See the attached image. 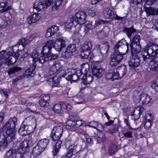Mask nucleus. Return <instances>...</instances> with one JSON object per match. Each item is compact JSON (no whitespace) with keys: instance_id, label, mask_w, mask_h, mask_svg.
<instances>
[{"instance_id":"obj_49","label":"nucleus","mask_w":158,"mask_h":158,"mask_svg":"<svg viewBox=\"0 0 158 158\" xmlns=\"http://www.w3.org/2000/svg\"><path fill=\"white\" fill-rule=\"evenodd\" d=\"M47 54V55L46 56H47L48 57L46 59V60H48L52 59L55 60L58 57L57 55L52 54L51 52L49 54Z\"/></svg>"},{"instance_id":"obj_57","label":"nucleus","mask_w":158,"mask_h":158,"mask_svg":"<svg viewBox=\"0 0 158 158\" xmlns=\"http://www.w3.org/2000/svg\"><path fill=\"white\" fill-rule=\"evenodd\" d=\"M113 74L112 70H110L106 74L105 77L107 79L113 81Z\"/></svg>"},{"instance_id":"obj_24","label":"nucleus","mask_w":158,"mask_h":158,"mask_svg":"<svg viewBox=\"0 0 158 158\" xmlns=\"http://www.w3.org/2000/svg\"><path fill=\"white\" fill-rule=\"evenodd\" d=\"M141 55L144 61H146L151 56L149 53V49L146 48V45L142 50Z\"/></svg>"},{"instance_id":"obj_13","label":"nucleus","mask_w":158,"mask_h":158,"mask_svg":"<svg viewBox=\"0 0 158 158\" xmlns=\"http://www.w3.org/2000/svg\"><path fill=\"white\" fill-rule=\"evenodd\" d=\"M23 123L28 128L32 127L33 131L35 127L36 119L35 118L32 116H30L26 118L24 120Z\"/></svg>"},{"instance_id":"obj_56","label":"nucleus","mask_w":158,"mask_h":158,"mask_svg":"<svg viewBox=\"0 0 158 158\" xmlns=\"http://www.w3.org/2000/svg\"><path fill=\"white\" fill-rule=\"evenodd\" d=\"M11 149L10 150L8 151L6 153V156L8 157H10L13 154L16 152L17 153V149L16 148L15 149Z\"/></svg>"},{"instance_id":"obj_64","label":"nucleus","mask_w":158,"mask_h":158,"mask_svg":"<svg viewBox=\"0 0 158 158\" xmlns=\"http://www.w3.org/2000/svg\"><path fill=\"white\" fill-rule=\"evenodd\" d=\"M66 124L69 126L73 127L76 125L75 120H68L66 122Z\"/></svg>"},{"instance_id":"obj_19","label":"nucleus","mask_w":158,"mask_h":158,"mask_svg":"<svg viewBox=\"0 0 158 158\" xmlns=\"http://www.w3.org/2000/svg\"><path fill=\"white\" fill-rule=\"evenodd\" d=\"M138 99L135 101V102H141L143 104H148L150 101L151 99L150 97L147 94L142 93L139 97H137Z\"/></svg>"},{"instance_id":"obj_61","label":"nucleus","mask_w":158,"mask_h":158,"mask_svg":"<svg viewBox=\"0 0 158 158\" xmlns=\"http://www.w3.org/2000/svg\"><path fill=\"white\" fill-rule=\"evenodd\" d=\"M92 24V22H89L86 26L85 27V33L88 32L89 30L91 28Z\"/></svg>"},{"instance_id":"obj_62","label":"nucleus","mask_w":158,"mask_h":158,"mask_svg":"<svg viewBox=\"0 0 158 158\" xmlns=\"http://www.w3.org/2000/svg\"><path fill=\"white\" fill-rule=\"evenodd\" d=\"M124 122L127 126L128 129L129 130H131L132 129V128L130 126V123L128 120V118H124Z\"/></svg>"},{"instance_id":"obj_37","label":"nucleus","mask_w":158,"mask_h":158,"mask_svg":"<svg viewBox=\"0 0 158 158\" xmlns=\"http://www.w3.org/2000/svg\"><path fill=\"white\" fill-rule=\"evenodd\" d=\"M39 56L40 54L38 53L36 50H34L31 53V57L33 59V62L34 63H35L38 61Z\"/></svg>"},{"instance_id":"obj_35","label":"nucleus","mask_w":158,"mask_h":158,"mask_svg":"<svg viewBox=\"0 0 158 158\" xmlns=\"http://www.w3.org/2000/svg\"><path fill=\"white\" fill-rule=\"evenodd\" d=\"M49 142V140L46 138L43 139H40L39 141L37 144L44 148V150L46 148Z\"/></svg>"},{"instance_id":"obj_9","label":"nucleus","mask_w":158,"mask_h":158,"mask_svg":"<svg viewBox=\"0 0 158 158\" xmlns=\"http://www.w3.org/2000/svg\"><path fill=\"white\" fill-rule=\"evenodd\" d=\"M54 0H45V4L41 1H36L34 4L33 8L37 11H40L46 6H49L52 4Z\"/></svg>"},{"instance_id":"obj_47","label":"nucleus","mask_w":158,"mask_h":158,"mask_svg":"<svg viewBox=\"0 0 158 158\" xmlns=\"http://www.w3.org/2000/svg\"><path fill=\"white\" fill-rule=\"evenodd\" d=\"M63 109L64 111L68 112L72 108V106L71 105L67 102H62Z\"/></svg>"},{"instance_id":"obj_16","label":"nucleus","mask_w":158,"mask_h":158,"mask_svg":"<svg viewBox=\"0 0 158 158\" xmlns=\"http://www.w3.org/2000/svg\"><path fill=\"white\" fill-rule=\"evenodd\" d=\"M41 15L40 13H35L30 15L27 19L28 23L31 24L37 23L41 18Z\"/></svg>"},{"instance_id":"obj_39","label":"nucleus","mask_w":158,"mask_h":158,"mask_svg":"<svg viewBox=\"0 0 158 158\" xmlns=\"http://www.w3.org/2000/svg\"><path fill=\"white\" fill-rule=\"evenodd\" d=\"M18 43L20 45V47H21L22 50H23L24 46L29 44V43L27 38H22L19 40Z\"/></svg>"},{"instance_id":"obj_30","label":"nucleus","mask_w":158,"mask_h":158,"mask_svg":"<svg viewBox=\"0 0 158 158\" xmlns=\"http://www.w3.org/2000/svg\"><path fill=\"white\" fill-rule=\"evenodd\" d=\"M44 150V148L37 144L33 148L32 153L34 155L37 156L40 154Z\"/></svg>"},{"instance_id":"obj_21","label":"nucleus","mask_w":158,"mask_h":158,"mask_svg":"<svg viewBox=\"0 0 158 158\" xmlns=\"http://www.w3.org/2000/svg\"><path fill=\"white\" fill-rule=\"evenodd\" d=\"M76 46L75 44H72L68 46L64 52V56L66 58L69 57L73 53L75 52Z\"/></svg>"},{"instance_id":"obj_18","label":"nucleus","mask_w":158,"mask_h":158,"mask_svg":"<svg viewBox=\"0 0 158 158\" xmlns=\"http://www.w3.org/2000/svg\"><path fill=\"white\" fill-rule=\"evenodd\" d=\"M86 50L81 53V56L82 59H87L88 58L91 52V49L92 48V44L90 42H88L85 46Z\"/></svg>"},{"instance_id":"obj_3","label":"nucleus","mask_w":158,"mask_h":158,"mask_svg":"<svg viewBox=\"0 0 158 158\" xmlns=\"http://www.w3.org/2000/svg\"><path fill=\"white\" fill-rule=\"evenodd\" d=\"M17 118L14 117L9 119L2 128L0 129V131H4L13 140L15 138L16 130L15 129L17 125Z\"/></svg>"},{"instance_id":"obj_54","label":"nucleus","mask_w":158,"mask_h":158,"mask_svg":"<svg viewBox=\"0 0 158 158\" xmlns=\"http://www.w3.org/2000/svg\"><path fill=\"white\" fill-rule=\"evenodd\" d=\"M117 61L113 56L112 55L111 57L110 64L112 66L116 65L119 63Z\"/></svg>"},{"instance_id":"obj_15","label":"nucleus","mask_w":158,"mask_h":158,"mask_svg":"<svg viewBox=\"0 0 158 158\" xmlns=\"http://www.w3.org/2000/svg\"><path fill=\"white\" fill-rule=\"evenodd\" d=\"M146 48H148L149 52L151 56H154L158 53V45L156 44L151 43L146 45Z\"/></svg>"},{"instance_id":"obj_22","label":"nucleus","mask_w":158,"mask_h":158,"mask_svg":"<svg viewBox=\"0 0 158 158\" xmlns=\"http://www.w3.org/2000/svg\"><path fill=\"white\" fill-rule=\"evenodd\" d=\"M59 30V27L56 26H53L48 28L47 30L45 36L46 38H49L53 35Z\"/></svg>"},{"instance_id":"obj_36","label":"nucleus","mask_w":158,"mask_h":158,"mask_svg":"<svg viewBox=\"0 0 158 158\" xmlns=\"http://www.w3.org/2000/svg\"><path fill=\"white\" fill-rule=\"evenodd\" d=\"M73 104L75 105L76 104H80L83 103L85 102L84 100L80 97L75 96L72 99Z\"/></svg>"},{"instance_id":"obj_41","label":"nucleus","mask_w":158,"mask_h":158,"mask_svg":"<svg viewBox=\"0 0 158 158\" xmlns=\"http://www.w3.org/2000/svg\"><path fill=\"white\" fill-rule=\"evenodd\" d=\"M151 87L155 89L156 92H158V77H156L152 82Z\"/></svg>"},{"instance_id":"obj_14","label":"nucleus","mask_w":158,"mask_h":158,"mask_svg":"<svg viewBox=\"0 0 158 158\" xmlns=\"http://www.w3.org/2000/svg\"><path fill=\"white\" fill-rule=\"evenodd\" d=\"M33 131L32 127L28 128L25 124H22L19 130V134L22 136H25L30 134Z\"/></svg>"},{"instance_id":"obj_25","label":"nucleus","mask_w":158,"mask_h":158,"mask_svg":"<svg viewBox=\"0 0 158 158\" xmlns=\"http://www.w3.org/2000/svg\"><path fill=\"white\" fill-rule=\"evenodd\" d=\"M130 47L132 53H134L133 54L139 53L142 51L141 47L139 44H131Z\"/></svg>"},{"instance_id":"obj_38","label":"nucleus","mask_w":158,"mask_h":158,"mask_svg":"<svg viewBox=\"0 0 158 158\" xmlns=\"http://www.w3.org/2000/svg\"><path fill=\"white\" fill-rule=\"evenodd\" d=\"M22 69V68L20 67L14 66L10 69L8 72V74L10 75L11 74H14L15 73H18Z\"/></svg>"},{"instance_id":"obj_6","label":"nucleus","mask_w":158,"mask_h":158,"mask_svg":"<svg viewBox=\"0 0 158 158\" xmlns=\"http://www.w3.org/2000/svg\"><path fill=\"white\" fill-rule=\"evenodd\" d=\"M128 44L124 39L119 41L116 44L114 48V50L119 51L123 55H125L128 50Z\"/></svg>"},{"instance_id":"obj_50","label":"nucleus","mask_w":158,"mask_h":158,"mask_svg":"<svg viewBox=\"0 0 158 158\" xmlns=\"http://www.w3.org/2000/svg\"><path fill=\"white\" fill-rule=\"evenodd\" d=\"M118 70L119 73H120L122 75H120V76H123L126 72V67L124 65H122L120 67L117 69Z\"/></svg>"},{"instance_id":"obj_1","label":"nucleus","mask_w":158,"mask_h":158,"mask_svg":"<svg viewBox=\"0 0 158 158\" xmlns=\"http://www.w3.org/2000/svg\"><path fill=\"white\" fill-rule=\"evenodd\" d=\"M20 45L18 43L14 45L12 50L5 53L4 50L0 52V66L5 63L8 65H10L16 62L18 59L20 52L23 50Z\"/></svg>"},{"instance_id":"obj_2","label":"nucleus","mask_w":158,"mask_h":158,"mask_svg":"<svg viewBox=\"0 0 158 158\" xmlns=\"http://www.w3.org/2000/svg\"><path fill=\"white\" fill-rule=\"evenodd\" d=\"M86 17V15L84 12L79 11L64 23V27L66 29H70L78 24L80 25H82L85 22Z\"/></svg>"},{"instance_id":"obj_5","label":"nucleus","mask_w":158,"mask_h":158,"mask_svg":"<svg viewBox=\"0 0 158 158\" xmlns=\"http://www.w3.org/2000/svg\"><path fill=\"white\" fill-rule=\"evenodd\" d=\"M65 71L64 70H61L60 73L56 74L55 75H50L48 74V82H51L52 85L55 87H58L60 80L61 77H65L67 75L64 73Z\"/></svg>"},{"instance_id":"obj_10","label":"nucleus","mask_w":158,"mask_h":158,"mask_svg":"<svg viewBox=\"0 0 158 158\" xmlns=\"http://www.w3.org/2000/svg\"><path fill=\"white\" fill-rule=\"evenodd\" d=\"M63 132V129L61 127L57 126L53 128L52 132L51 137L52 140L56 141L59 139L61 136Z\"/></svg>"},{"instance_id":"obj_43","label":"nucleus","mask_w":158,"mask_h":158,"mask_svg":"<svg viewBox=\"0 0 158 158\" xmlns=\"http://www.w3.org/2000/svg\"><path fill=\"white\" fill-rule=\"evenodd\" d=\"M7 4L6 2L0 3V11L1 12H5L9 9V7H6Z\"/></svg>"},{"instance_id":"obj_48","label":"nucleus","mask_w":158,"mask_h":158,"mask_svg":"<svg viewBox=\"0 0 158 158\" xmlns=\"http://www.w3.org/2000/svg\"><path fill=\"white\" fill-rule=\"evenodd\" d=\"M72 148V151L73 152V153L76 154L78 152L80 151L81 149V145H76L73 146Z\"/></svg>"},{"instance_id":"obj_31","label":"nucleus","mask_w":158,"mask_h":158,"mask_svg":"<svg viewBox=\"0 0 158 158\" xmlns=\"http://www.w3.org/2000/svg\"><path fill=\"white\" fill-rule=\"evenodd\" d=\"M92 71L93 75L98 78L101 77L104 73V70L101 68H94L92 69Z\"/></svg>"},{"instance_id":"obj_53","label":"nucleus","mask_w":158,"mask_h":158,"mask_svg":"<svg viewBox=\"0 0 158 158\" xmlns=\"http://www.w3.org/2000/svg\"><path fill=\"white\" fill-rule=\"evenodd\" d=\"M116 147L114 145H111L109 148L108 152L110 155H112L116 152Z\"/></svg>"},{"instance_id":"obj_34","label":"nucleus","mask_w":158,"mask_h":158,"mask_svg":"<svg viewBox=\"0 0 158 158\" xmlns=\"http://www.w3.org/2000/svg\"><path fill=\"white\" fill-rule=\"evenodd\" d=\"M121 52L119 51H114V53L113 55V56L115 58V59L119 63L122 60L123 58V55H124Z\"/></svg>"},{"instance_id":"obj_7","label":"nucleus","mask_w":158,"mask_h":158,"mask_svg":"<svg viewBox=\"0 0 158 158\" xmlns=\"http://www.w3.org/2000/svg\"><path fill=\"white\" fill-rule=\"evenodd\" d=\"M62 68V65L58 61L54 62L49 67V72L48 73V75H55L58 72L61 70H64L65 71V72L64 73L66 74L67 72L68 71V69L66 70H61Z\"/></svg>"},{"instance_id":"obj_33","label":"nucleus","mask_w":158,"mask_h":158,"mask_svg":"<svg viewBox=\"0 0 158 158\" xmlns=\"http://www.w3.org/2000/svg\"><path fill=\"white\" fill-rule=\"evenodd\" d=\"M49 99L50 97L48 95H45L39 101V103L40 105L42 107L45 106Z\"/></svg>"},{"instance_id":"obj_8","label":"nucleus","mask_w":158,"mask_h":158,"mask_svg":"<svg viewBox=\"0 0 158 158\" xmlns=\"http://www.w3.org/2000/svg\"><path fill=\"white\" fill-rule=\"evenodd\" d=\"M31 143V141L29 138L24 140L20 143V148H17V156L18 154H19V155H23V154H26L27 152H29L25 151L26 148H28V146Z\"/></svg>"},{"instance_id":"obj_4","label":"nucleus","mask_w":158,"mask_h":158,"mask_svg":"<svg viewBox=\"0 0 158 158\" xmlns=\"http://www.w3.org/2000/svg\"><path fill=\"white\" fill-rule=\"evenodd\" d=\"M82 71L84 72V76L82 79L83 83L84 84H89L92 81L93 75L92 72L89 71V66L87 63H83L81 64Z\"/></svg>"},{"instance_id":"obj_26","label":"nucleus","mask_w":158,"mask_h":158,"mask_svg":"<svg viewBox=\"0 0 158 158\" xmlns=\"http://www.w3.org/2000/svg\"><path fill=\"white\" fill-rule=\"evenodd\" d=\"M143 108L142 106H138L134 108V110L132 114L134 116L135 119H137L139 117L142 111Z\"/></svg>"},{"instance_id":"obj_28","label":"nucleus","mask_w":158,"mask_h":158,"mask_svg":"<svg viewBox=\"0 0 158 158\" xmlns=\"http://www.w3.org/2000/svg\"><path fill=\"white\" fill-rule=\"evenodd\" d=\"M103 14L105 17L107 19H112L114 17L113 11L110 8H107L103 11Z\"/></svg>"},{"instance_id":"obj_11","label":"nucleus","mask_w":158,"mask_h":158,"mask_svg":"<svg viewBox=\"0 0 158 158\" xmlns=\"http://www.w3.org/2000/svg\"><path fill=\"white\" fill-rule=\"evenodd\" d=\"M52 40L53 41V48L57 52H60L65 46V41L62 37L58 38L55 40Z\"/></svg>"},{"instance_id":"obj_42","label":"nucleus","mask_w":158,"mask_h":158,"mask_svg":"<svg viewBox=\"0 0 158 158\" xmlns=\"http://www.w3.org/2000/svg\"><path fill=\"white\" fill-rule=\"evenodd\" d=\"M147 11L150 15H158V9H156L150 7L147 9Z\"/></svg>"},{"instance_id":"obj_12","label":"nucleus","mask_w":158,"mask_h":158,"mask_svg":"<svg viewBox=\"0 0 158 158\" xmlns=\"http://www.w3.org/2000/svg\"><path fill=\"white\" fill-rule=\"evenodd\" d=\"M140 57L137 54H132L128 61L129 65L131 68L137 67L140 64Z\"/></svg>"},{"instance_id":"obj_46","label":"nucleus","mask_w":158,"mask_h":158,"mask_svg":"<svg viewBox=\"0 0 158 158\" xmlns=\"http://www.w3.org/2000/svg\"><path fill=\"white\" fill-rule=\"evenodd\" d=\"M54 1H56L54 5L53 6V9H57L61 4L62 2L66 3V1H65L64 0H54L52 2H53Z\"/></svg>"},{"instance_id":"obj_51","label":"nucleus","mask_w":158,"mask_h":158,"mask_svg":"<svg viewBox=\"0 0 158 158\" xmlns=\"http://www.w3.org/2000/svg\"><path fill=\"white\" fill-rule=\"evenodd\" d=\"M42 56H39V58L38 59V61L39 62L41 63H43L45 61H47L48 60H46V58H47L48 56H46L47 55V54H42Z\"/></svg>"},{"instance_id":"obj_60","label":"nucleus","mask_w":158,"mask_h":158,"mask_svg":"<svg viewBox=\"0 0 158 158\" xmlns=\"http://www.w3.org/2000/svg\"><path fill=\"white\" fill-rule=\"evenodd\" d=\"M129 131H127L126 132L123 133V134L124 136L126 137L127 138H131L132 135V131H130L131 130H129Z\"/></svg>"},{"instance_id":"obj_45","label":"nucleus","mask_w":158,"mask_h":158,"mask_svg":"<svg viewBox=\"0 0 158 158\" xmlns=\"http://www.w3.org/2000/svg\"><path fill=\"white\" fill-rule=\"evenodd\" d=\"M140 40V37L138 35H135L133 37L132 42L131 44H139Z\"/></svg>"},{"instance_id":"obj_44","label":"nucleus","mask_w":158,"mask_h":158,"mask_svg":"<svg viewBox=\"0 0 158 158\" xmlns=\"http://www.w3.org/2000/svg\"><path fill=\"white\" fill-rule=\"evenodd\" d=\"M135 31V30L132 28L125 27L123 29L124 32L126 33L129 37H130L132 33Z\"/></svg>"},{"instance_id":"obj_40","label":"nucleus","mask_w":158,"mask_h":158,"mask_svg":"<svg viewBox=\"0 0 158 158\" xmlns=\"http://www.w3.org/2000/svg\"><path fill=\"white\" fill-rule=\"evenodd\" d=\"M113 71V80L119 79L123 77V76H120L118 72V69H114L112 70Z\"/></svg>"},{"instance_id":"obj_63","label":"nucleus","mask_w":158,"mask_h":158,"mask_svg":"<svg viewBox=\"0 0 158 158\" xmlns=\"http://www.w3.org/2000/svg\"><path fill=\"white\" fill-rule=\"evenodd\" d=\"M95 129H96L98 131H102L104 130V127L101 124L98 123Z\"/></svg>"},{"instance_id":"obj_23","label":"nucleus","mask_w":158,"mask_h":158,"mask_svg":"<svg viewBox=\"0 0 158 158\" xmlns=\"http://www.w3.org/2000/svg\"><path fill=\"white\" fill-rule=\"evenodd\" d=\"M36 67V65L34 64H31L29 68L27 69L24 73V75L27 77H32L35 74L34 71Z\"/></svg>"},{"instance_id":"obj_27","label":"nucleus","mask_w":158,"mask_h":158,"mask_svg":"<svg viewBox=\"0 0 158 158\" xmlns=\"http://www.w3.org/2000/svg\"><path fill=\"white\" fill-rule=\"evenodd\" d=\"M81 69V70L80 69L77 70L76 71V74L73 75L71 74V73L68 72H67V74H68V76L67 77H66L65 78L67 80H69L71 79V78H72V79L74 80V77H76L77 79H78V77L81 75L82 73L84 74V72L82 71Z\"/></svg>"},{"instance_id":"obj_20","label":"nucleus","mask_w":158,"mask_h":158,"mask_svg":"<svg viewBox=\"0 0 158 158\" xmlns=\"http://www.w3.org/2000/svg\"><path fill=\"white\" fill-rule=\"evenodd\" d=\"M148 67L152 71L158 70V56L153 58L149 62Z\"/></svg>"},{"instance_id":"obj_59","label":"nucleus","mask_w":158,"mask_h":158,"mask_svg":"<svg viewBox=\"0 0 158 158\" xmlns=\"http://www.w3.org/2000/svg\"><path fill=\"white\" fill-rule=\"evenodd\" d=\"M145 123L144 124V127L146 129H148L149 128L152 124L153 122L148 121L144 120Z\"/></svg>"},{"instance_id":"obj_55","label":"nucleus","mask_w":158,"mask_h":158,"mask_svg":"<svg viewBox=\"0 0 158 158\" xmlns=\"http://www.w3.org/2000/svg\"><path fill=\"white\" fill-rule=\"evenodd\" d=\"M38 36L39 35L38 34L35 33L29 36L27 38L29 43L34 39L38 37Z\"/></svg>"},{"instance_id":"obj_32","label":"nucleus","mask_w":158,"mask_h":158,"mask_svg":"<svg viewBox=\"0 0 158 158\" xmlns=\"http://www.w3.org/2000/svg\"><path fill=\"white\" fill-rule=\"evenodd\" d=\"M78 135H79L83 136L86 139V141L88 143H90L91 141V139L88 137V135L87 133L84 131H82V130L80 129L77 130L76 131Z\"/></svg>"},{"instance_id":"obj_17","label":"nucleus","mask_w":158,"mask_h":158,"mask_svg":"<svg viewBox=\"0 0 158 158\" xmlns=\"http://www.w3.org/2000/svg\"><path fill=\"white\" fill-rule=\"evenodd\" d=\"M53 45V41L52 40H49L44 45L42 50L43 54H48L51 52V49Z\"/></svg>"},{"instance_id":"obj_58","label":"nucleus","mask_w":158,"mask_h":158,"mask_svg":"<svg viewBox=\"0 0 158 158\" xmlns=\"http://www.w3.org/2000/svg\"><path fill=\"white\" fill-rule=\"evenodd\" d=\"M72 149V148H70L68 150L66 154H65L66 157L67 158H69L71 157L73 155L75 154L74 153H73Z\"/></svg>"},{"instance_id":"obj_52","label":"nucleus","mask_w":158,"mask_h":158,"mask_svg":"<svg viewBox=\"0 0 158 158\" xmlns=\"http://www.w3.org/2000/svg\"><path fill=\"white\" fill-rule=\"evenodd\" d=\"M154 118L152 114H147L144 118V120L153 122Z\"/></svg>"},{"instance_id":"obj_29","label":"nucleus","mask_w":158,"mask_h":158,"mask_svg":"<svg viewBox=\"0 0 158 158\" xmlns=\"http://www.w3.org/2000/svg\"><path fill=\"white\" fill-rule=\"evenodd\" d=\"M53 110L54 112L59 114H61L64 112L62 102L60 104H56L53 106Z\"/></svg>"}]
</instances>
